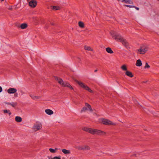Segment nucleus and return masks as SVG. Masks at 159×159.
<instances>
[{
  "mask_svg": "<svg viewBox=\"0 0 159 159\" xmlns=\"http://www.w3.org/2000/svg\"><path fill=\"white\" fill-rule=\"evenodd\" d=\"M110 34L112 37L114 38L116 41L121 42L126 48L128 49L130 48L129 43L120 34H117L115 32L113 31L110 32Z\"/></svg>",
  "mask_w": 159,
  "mask_h": 159,
  "instance_id": "1",
  "label": "nucleus"
},
{
  "mask_svg": "<svg viewBox=\"0 0 159 159\" xmlns=\"http://www.w3.org/2000/svg\"><path fill=\"white\" fill-rule=\"evenodd\" d=\"M82 129L85 131L89 133L92 134H97L99 135H105L106 133L100 130L93 129L89 128L84 127Z\"/></svg>",
  "mask_w": 159,
  "mask_h": 159,
  "instance_id": "2",
  "label": "nucleus"
},
{
  "mask_svg": "<svg viewBox=\"0 0 159 159\" xmlns=\"http://www.w3.org/2000/svg\"><path fill=\"white\" fill-rule=\"evenodd\" d=\"M55 78L62 86L69 88L71 89H73V87L68 83L64 82L61 79L57 77H55Z\"/></svg>",
  "mask_w": 159,
  "mask_h": 159,
  "instance_id": "3",
  "label": "nucleus"
},
{
  "mask_svg": "<svg viewBox=\"0 0 159 159\" xmlns=\"http://www.w3.org/2000/svg\"><path fill=\"white\" fill-rule=\"evenodd\" d=\"M76 82L82 88L86 90H88L90 93L93 92V91L87 86L85 85L84 83L78 81H76Z\"/></svg>",
  "mask_w": 159,
  "mask_h": 159,
  "instance_id": "4",
  "label": "nucleus"
},
{
  "mask_svg": "<svg viewBox=\"0 0 159 159\" xmlns=\"http://www.w3.org/2000/svg\"><path fill=\"white\" fill-rule=\"evenodd\" d=\"M148 48L147 47H141L138 50V52L140 54H144L148 50Z\"/></svg>",
  "mask_w": 159,
  "mask_h": 159,
  "instance_id": "5",
  "label": "nucleus"
},
{
  "mask_svg": "<svg viewBox=\"0 0 159 159\" xmlns=\"http://www.w3.org/2000/svg\"><path fill=\"white\" fill-rule=\"evenodd\" d=\"M102 122L103 124L106 125H116L115 123H113L110 120L104 119H102Z\"/></svg>",
  "mask_w": 159,
  "mask_h": 159,
  "instance_id": "6",
  "label": "nucleus"
},
{
  "mask_svg": "<svg viewBox=\"0 0 159 159\" xmlns=\"http://www.w3.org/2000/svg\"><path fill=\"white\" fill-rule=\"evenodd\" d=\"M87 107L88 108V109H89V110H90V111H93V110L92 109L91 106L89 104L86 103H85V107H84L82 108V109L81 111V112H82L87 110H88Z\"/></svg>",
  "mask_w": 159,
  "mask_h": 159,
  "instance_id": "7",
  "label": "nucleus"
},
{
  "mask_svg": "<svg viewBox=\"0 0 159 159\" xmlns=\"http://www.w3.org/2000/svg\"><path fill=\"white\" fill-rule=\"evenodd\" d=\"M75 148L78 150H89L90 149V147L87 145H84L82 146H79Z\"/></svg>",
  "mask_w": 159,
  "mask_h": 159,
  "instance_id": "8",
  "label": "nucleus"
},
{
  "mask_svg": "<svg viewBox=\"0 0 159 159\" xmlns=\"http://www.w3.org/2000/svg\"><path fill=\"white\" fill-rule=\"evenodd\" d=\"M17 91L16 89L14 88H10L7 90V92L9 94H13L16 93Z\"/></svg>",
  "mask_w": 159,
  "mask_h": 159,
  "instance_id": "9",
  "label": "nucleus"
},
{
  "mask_svg": "<svg viewBox=\"0 0 159 159\" xmlns=\"http://www.w3.org/2000/svg\"><path fill=\"white\" fill-rule=\"evenodd\" d=\"M34 127L35 131L38 130L42 128V125L40 123L36 124L34 126Z\"/></svg>",
  "mask_w": 159,
  "mask_h": 159,
  "instance_id": "10",
  "label": "nucleus"
},
{
  "mask_svg": "<svg viewBox=\"0 0 159 159\" xmlns=\"http://www.w3.org/2000/svg\"><path fill=\"white\" fill-rule=\"evenodd\" d=\"M29 5L31 7H34L36 6L37 2L33 0L29 2Z\"/></svg>",
  "mask_w": 159,
  "mask_h": 159,
  "instance_id": "11",
  "label": "nucleus"
},
{
  "mask_svg": "<svg viewBox=\"0 0 159 159\" xmlns=\"http://www.w3.org/2000/svg\"><path fill=\"white\" fill-rule=\"evenodd\" d=\"M62 152L65 154H69L70 153V150H67L66 149H61Z\"/></svg>",
  "mask_w": 159,
  "mask_h": 159,
  "instance_id": "12",
  "label": "nucleus"
},
{
  "mask_svg": "<svg viewBox=\"0 0 159 159\" xmlns=\"http://www.w3.org/2000/svg\"><path fill=\"white\" fill-rule=\"evenodd\" d=\"M30 96L32 98L35 100L39 99L41 98L40 96H37L32 94H30Z\"/></svg>",
  "mask_w": 159,
  "mask_h": 159,
  "instance_id": "13",
  "label": "nucleus"
},
{
  "mask_svg": "<svg viewBox=\"0 0 159 159\" xmlns=\"http://www.w3.org/2000/svg\"><path fill=\"white\" fill-rule=\"evenodd\" d=\"M45 111L47 114L49 115L52 114L53 113L52 111L49 109L45 110Z\"/></svg>",
  "mask_w": 159,
  "mask_h": 159,
  "instance_id": "14",
  "label": "nucleus"
},
{
  "mask_svg": "<svg viewBox=\"0 0 159 159\" xmlns=\"http://www.w3.org/2000/svg\"><path fill=\"white\" fill-rule=\"evenodd\" d=\"M121 2H125L129 4H133V2L130 0H121Z\"/></svg>",
  "mask_w": 159,
  "mask_h": 159,
  "instance_id": "15",
  "label": "nucleus"
},
{
  "mask_svg": "<svg viewBox=\"0 0 159 159\" xmlns=\"http://www.w3.org/2000/svg\"><path fill=\"white\" fill-rule=\"evenodd\" d=\"M142 65L141 61L140 59H138L137 60L136 65L137 66H140Z\"/></svg>",
  "mask_w": 159,
  "mask_h": 159,
  "instance_id": "16",
  "label": "nucleus"
},
{
  "mask_svg": "<svg viewBox=\"0 0 159 159\" xmlns=\"http://www.w3.org/2000/svg\"><path fill=\"white\" fill-rule=\"evenodd\" d=\"M125 74L127 76H128L130 77H132L134 76L133 75L131 72L128 70L126 71Z\"/></svg>",
  "mask_w": 159,
  "mask_h": 159,
  "instance_id": "17",
  "label": "nucleus"
},
{
  "mask_svg": "<svg viewBox=\"0 0 159 159\" xmlns=\"http://www.w3.org/2000/svg\"><path fill=\"white\" fill-rule=\"evenodd\" d=\"M15 120L16 121L18 122H20L22 120V118L19 116H16L15 118Z\"/></svg>",
  "mask_w": 159,
  "mask_h": 159,
  "instance_id": "18",
  "label": "nucleus"
},
{
  "mask_svg": "<svg viewBox=\"0 0 159 159\" xmlns=\"http://www.w3.org/2000/svg\"><path fill=\"white\" fill-rule=\"evenodd\" d=\"M106 51L108 53L110 54H112L113 53V51L109 47H107L106 48Z\"/></svg>",
  "mask_w": 159,
  "mask_h": 159,
  "instance_id": "19",
  "label": "nucleus"
},
{
  "mask_svg": "<svg viewBox=\"0 0 159 159\" xmlns=\"http://www.w3.org/2000/svg\"><path fill=\"white\" fill-rule=\"evenodd\" d=\"M27 27V25L25 23H23L21 24L20 27L21 29H24L26 28Z\"/></svg>",
  "mask_w": 159,
  "mask_h": 159,
  "instance_id": "20",
  "label": "nucleus"
},
{
  "mask_svg": "<svg viewBox=\"0 0 159 159\" xmlns=\"http://www.w3.org/2000/svg\"><path fill=\"white\" fill-rule=\"evenodd\" d=\"M84 49L85 50L88 51H93V49L90 47L85 46H84Z\"/></svg>",
  "mask_w": 159,
  "mask_h": 159,
  "instance_id": "21",
  "label": "nucleus"
},
{
  "mask_svg": "<svg viewBox=\"0 0 159 159\" xmlns=\"http://www.w3.org/2000/svg\"><path fill=\"white\" fill-rule=\"evenodd\" d=\"M79 26L82 28H83L84 27V24L83 22L82 21H79L78 23Z\"/></svg>",
  "mask_w": 159,
  "mask_h": 159,
  "instance_id": "22",
  "label": "nucleus"
},
{
  "mask_svg": "<svg viewBox=\"0 0 159 159\" xmlns=\"http://www.w3.org/2000/svg\"><path fill=\"white\" fill-rule=\"evenodd\" d=\"M58 150L57 148H56L55 149L50 148L49 149V151L52 153H55L56 152L57 150Z\"/></svg>",
  "mask_w": 159,
  "mask_h": 159,
  "instance_id": "23",
  "label": "nucleus"
},
{
  "mask_svg": "<svg viewBox=\"0 0 159 159\" xmlns=\"http://www.w3.org/2000/svg\"><path fill=\"white\" fill-rule=\"evenodd\" d=\"M3 111L4 113H8L9 115H10L11 114V112L9 110H3Z\"/></svg>",
  "mask_w": 159,
  "mask_h": 159,
  "instance_id": "24",
  "label": "nucleus"
},
{
  "mask_svg": "<svg viewBox=\"0 0 159 159\" xmlns=\"http://www.w3.org/2000/svg\"><path fill=\"white\" fill-rule=\"evenodd\" d=\"M121 68L124 71H127V68L126 66L125 65H122L121 66Z\"/></svg>",
  "mask_w": 159,
  "mask_h": 159,
  "instance_id": "25",
  "label": "nucleus"
},
{
  "mask_svg": "<svg viewBox=\"0 0 159 159\" xmlns=\"http://www.w3.org/2000/svg\"><path fill=\"white\" fill-rule=\"evenodd\" d=\"M17 105V103L16 102H12L10 103V105L13 107H15Z\"/></svg>",
  "mask_w": 159,
  "mask_h": 159,
  "instance_id": "26",
  "label": "nucleus"
},
{
  "mask_svg": "<svg viewBox=\"0 0 159 159\" xmlns=\"http://www.w3.org/2000/svg\"><path fill=\"white\" fill-rule=\"evenodd\" d=\"M49 159H61L60 156H55L52 158H48Z\"/></svg>",
  "mask_w": 159,
  "mask_h": 159,
  "instance_id": "27",
  "label": "nucleus"
},
{
  "mask_svg": "<svg viewBox=\"0 0 159 159\" xmlns=\"http://www.w3.org/2000/svg\"><path fill=\"white\" fill-rule=\"evenodd\" d=\"M60 9V7L57 6H53L52 7V9L54 10H57Z\"/></svg>",
  "mask_w": 159,
  "mask_h": 159,
  "instance_id": "28",
  "label": "nucleus"
},
{
  "mask_svg": "<svg viewBox=\"0 0 159 159\" xmlns=\"http://www.w3.org/2000/svg\"><path fill=\"white\" fill-rule=\"evenodd\" d=\"M150 67L149 65L147 63H146L145 64V65L144 66L145 68H148Z\"/></svg>",
  "mask_w": 159,
  "mask_h": 159,
  "instance_id": "29",
  "label": "nucleus"
},
{
  "mask_svg": "<svg viewBox=\"0 0 159 159\" xmlns=\"http://www.w3.org/2000/svg\"><path fill=\"white\" fill-rule=\"evenodd\" d=\"M125 6L126 7H129V8H132L134 7V6H132V5H125Z\"/></svg>",
  "mask_w": 159,
  "mask_h": 159,
  "instance_id": "30",
  "label": "nucleus"
},
{
  "mask_svg": "<svg viewBox=\"0 0 159 159\" xmlns=\"http://www.w3.org/2000/svg\"><path fill=\"white\" fill-rule=\"evenodd\" d=\"M134 7L137 10H139V7H136L135 6H134Z\"/></svg>",
  "mask_w": 159,
  "mask_h": 159,
  "instance_id": "31",
  "label": "nucleus"
},
{
  "mask_svg": "<svg viewBox=\"0 0 159 159\" xmlns=\"http://www.w3.org/2000/svg\"><path fill=\"white\" fill-rule=\"evenodd\" d=\"M2 88L0 86V93L2 91Z\"/></svg>",
  "mask_w": 159,
  "mask_h": 159,
  "instance_id": "32",
  "label": "nucleus"
},
{
  "mask_svg": "<svg viewBox=\"0 0 159 159\" xmlns=\"http://www.w3.org/2000/svg\"><path fill=\"white\" fill-rule=\"evenodd\" d=\"M5 103L6 104H7V105H10V103H9V102H6Z\"/></svg>",
  "mask_w": 159,
  "mask_h": 159,
  "instance_id": "33",
  "label": "nucleus"
},
{
  "mask_svg": "<svg viewBox=\"0 0 159 159\" xmlns=\"http://www.w3.org/2000/svg\"><path fill=\"white\" fill-rule=\"evenodd\" d=\"M15 96L16 97H17V94H15Z\"/></svg>",
  "mask_w": 159,
  "mask_h": 159,
  "instance_id": "34",
  "label": "nucleus"
},
{
  "mask_svg": "<svg viewBox=\"0 0 159 159\" xmlns=\"http://www.w3.org/2000/svg\"><path fill=\"white\" fill-rule=\"evenodd\" d=\"M97 71H98L97 70H94V72H96Z\"/></svg>",
  "mask_w": 159,
  "mask_h": 159,
  "instance_id": "35",
  "label": "nucleus"
},
{
  "mask_svg": "<svg viewBox=\"0 0 159 159\" xmlns=\"http://www.w3.org/2000/svg\"><path fill=\"white\" fill-rule=\"evenodd\" d=\"M118 1H120L121 2V0H117Z\"/></svg>",
  "mask_w": 159,
  "mask_h": 159,
  "instance_id": "36",
  "label": "nucleus"
},
{
  "mask_svg": "<svg viewBox=\"0 0 159 159\" xmlns=\"http://www.w3.org/2000/svg\"><path fill=\"white\" fill-rule=\"evenodd\" d=\"M11 9H12V8H9V10H11Z\"/></svg>",
  "mask_w": 159,
  "mask_h": 159,
  "instance_id": "37",
  "label": "nucleus"
},
{
  "mask_svg": "<svg viewBox=\"0 0 159 159\" xmlns=\"http://www.w3.org/2000/svg\"><path fill=\"white\" fill-rule=\"evenodd\" d=\"M1 1H3L4 0H1Z\"/></svg>",
  "mask_w": 159,
  "mask_h": 159,
  "instance_id": "38",
  "label": "nucleus"
},
{
  "mask_svg": "<svg viewBox=\"0 0 159 159\" xmlns=\"http://www.w3.org/2000/svg\"><path fill=\"white\" fill-rule=\"evenodd\" d=\"M158 1H159V0H158Z\"/></svg>",
  "mask_w": 159,
  "mask_h": 159,
  "instance_id": "39",
  "label": "nucleus"
}]
</instances>
